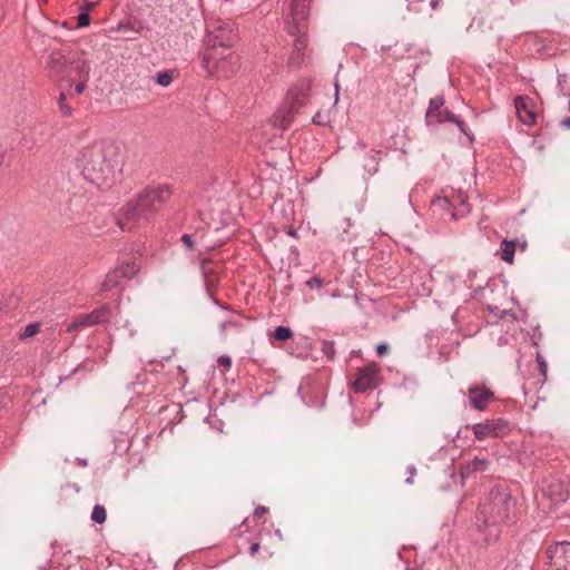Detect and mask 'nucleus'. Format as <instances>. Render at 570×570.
I'll return each instance as SVG.
<instances>
[{
	"label": "nucleus",
	"mask_w": 570,
	"mask_h": 570,
	"mask_svg": "<svg viewBox=\"0 0 570 570\" xmlns=\"http://www.w3.org/2000/svg\"><path fill=\"white\" fill-rule=\"evenodd\" d=\"M107 519V512L104 505L96 504L91 512V520L95 523L102 524Z\"/></svg>",
	"instance_id": "393cba45"
},
{
	"label": "nucleus",
	"mask_w": 570,
	"mask_h": 570,
	"mask_svg": "<svg viewBox=\"0 0 570 570\" xmlns=\"http://www.w3.org/2000/svg\"><path fill=\"white\" fill-rule=\"evenodd\" d=\"M338 89H340V87H338V83L336 82L335 83V96H336L335 97V102H337V100H338Z\"/></svg>",
	"instance_id": "8fccbe9b"
},
{
	"label": "nucleus",
	"mask_w": 570,
	"mask_h": 570,
	"mask_svg": "<svg viewBox=\"0 0 570 570\" xmlns=\"http://www.w3.org/2000/svg\"><path fill=\"white\" fill-rule=\"evenodd\" d=\"M468 397L474 410L483 411L494 401V393L485 385L472 384L468 389Z\"/></svg>",
	"instance_id": "2eb2a0df"
},
{
	"label": "nucleus",
	"mask_w": 570,
	"mask_h": 570,
	"mask_svg": "<svg viewBox=\"0 0 570 570\" xmlns=\"http://www.w3.org/2000/svg\"><path fill=\"white\" fill-rule=\"evenodd\" d=\"M444 104L445 99L443 96H436L430 100L428 110L425 112L426 125L450 121L455 124L463 134L468 135L465 122L449 109L443 108Z\"/></svg>",
	"instance_id": "0eeeda50"
},
{
	"label": "nucleus",
	"mask_w": 570,
	"mask_h": 570,
	"mask_svg": "<svg viewBox=\"0 0 570 570\" xmlns=\"http://www.w3.org/2000/svg\"><path fill=\"white\" fill-rule=\"evenodd\" d=\"M568 111L570 112V98L568 101ZM560 127L564 129H570V117H566L560 121Z\"/></svg>",
	"instance_id": "ea45409f"
},
{
	"label": "nucleus",
	"mask_w": 570,
	"mask_h": 570,
	"mask_svg": "<svg viewBox=\"0 0 570 570\" xmlns=\"http://www.w3.org/2000/svg\"><path fill=\"white\" fill-rule=\"evenodd\" d=\"M111 316V306L106 303L99 308L87 314H79L68 325L67 332L82 330L85 327L108 323Z\"/></svg>",
	"instance_id": "9d476101"
},
{
	"label": "nucleus",
	"mask_w": 570,
	"mask_h": 570,
	"mask_svg": "<svg viewBox=\"0 0 570 570\" xmlns=\"http://www.w3.org/2000/svg\"><path fill=\"white\" fill-rule=\"evenodd\" d=\"M77 166L86 180L100 189H107L116 180L118 149L109 140L94 141L79 151Z\"/></svg>",
	"instance_id": "f257e3e1"
},
{
	"label": "nucleus",
	"mask_w": 570,
	"mask_h": 570,
	"mask_svg": "<svg viewBox=\"0 0 570 570\" xmlns=\"http://www.w3.org/2000/svg\"><path fill=\"white\" fill-rule=\"evenodd\" d=\"M473 435L479 441L502 438L510 431V423L503 417L485 420L471 426Z\"/></svg>",
	"instance_id": "1a4fd4ad"
},
{
	"label": "nucleus",
	"mask_w": 570,
	"mask_h": 570,
	"mask_svg": "<svg viewBox=\"0 0 570 570\" xmlns=\"http://www.w3.org/2000/svg\"><path fill=\"white\" fill-rule=\"evenodd\" d=\"M320 350L322 354L327 358V361H334L336 351H335V343L334 341H321L320 342Z\"/></svg>",
	"instance_id": "5701e85b"
},
{
	"label": "nucleus",
	"mask_w": 570,
	"mask_h": 570,
	"mask_svg": "<svg viewBox=\"0 0 570 570\" xmlns=\"http://www.w3.org/2000/svg\"><path fill=\"white\" fill-rule=\"evenodd\" d=\"M293 336V332L287 326H277L274 331L273 337L276 341L284 342Z\"/></svg>",
	"instance_id": "a878e982"
},
{
	"label": "nucleus",
	"mask_w": 570,
	"mask_h": 570,
	"mask_svg": "<svg viewBox=\"0 0 570 570\" xmlns=\"http://www.w3.org/2000/svg\"><path fill=\"white\" fill-rule=\"evenodd\" d=\"M312 121L315 125L323 126V125H326L328 122V119H327L326 115H324V114L318 111V112L315 114V116L313 117Z\"/></svg>",
	"instance_id": "72a5a7b5"
},
{
	"label": "nucleus",
	"mask_w": 570,
	"mask_h": 570,
	"mask_svg": "<svg viewBox=\"0 0 570 570\" xmlns=\"http://www.w3.org/2000/svg\"><path fill=\"white\" fill-rule=\"evenodd\" d=\"M514 106L520 121L527 126H531L535 122V112L531 98L528 96H517Z\"/></svg>",
	"instance_id": "dca6fc26"
},
{
	"label": "nucleus",
	"mask_w": 570,
	"mask_h": 570,
	"mask_svg": "<svg viewBox=\"0 0 570 570\" xmlns=\"http://www.w3.org/2000/svg\"><path fill=\"white\" fill-rule=\"evenodd\" d=\"M261 546L258 542H254L250 547H249V554L250 556H255L258 550H259Z\"/></svg>",
	"instance_id": "37998d69"
},
{
	"label": "nucleus",
	"mask_w": 570,
	"mask_h": 570,
	"mask_svg": "<svg viewBox=\"0 0 570 570\" xmlns=\"http://www.w3.org/2000/svg\"><path fill=\"white\" fill-rule=\"evenodd\" d=\"M173 81V75L169 71L159 72L156 77V82L163 87H167Z\"/></svg>",
	"instance_id": "c85d7f7f"
},
{
	"label": "nucleus",
	"mask_w": 570,
	"mask_h": 570,
	"mask_svg": "<svg viewBox=\"0 0 570 570\" xmlns=\"http://www.w3.org/2000/svg\"><path fill=\"white\" fill-rule=\"evenodd\" d=\"M440 2L441 0H431L430 6L433 10H435L439 7Z\"/></svg>",
	"instance_id": "49530a36"
},
{
	"label": "nucleus",
	"mask_w": 570,
	"mask_h": 570,
	"mask_svg": "<svg viewBox=\"0 0 570 570\" xmlns=\"http://www.w3.org/2000/svg\"><path fill=\"white\" fill-rule=\"evenodd\" d=\"M533 561L528 557L517 558L510 566V570H532Z\"/></svg>",
	"instance_id": "b1692460"
},
{
	"label": "nucleus",
	"mask_w": 570,
	"mask_h": 570,
	"mask_svg": "<svg viewBox=\"0 0 570 570\" xmlns=\"http://www.w3.org/2000/svg\"><path fill=\"white\" fill-rule=\"evenodd\" d=\"M519 243V239H503L501 242V254L500 257L502 261H504L508 264H512L514 261V253L517 249V244Z\"/></svg>",
	"instance_id": "4be33fe9"
},
{
	"label": "nucleus",
	"mask_w": 570,
	"mask_h": 570,
	"mask_svg": "<svg viewBox=\"0 0 570 570\" xmlns=\"http://www.w3.org/2000/svg\"><path fill=\"white\" fill-rule=\"evenodd\" d=\"M449 279L451 283H453L454 278L452 276H449Z\"/></svg>",
	"instance_id": "5fc2aeb1"
},
{
	"label": "nucleus",
	"mask_w": 570,
	"mask_h": 570,
	"mask_svg": "<svg viewBox=\"0 0 570 570\" xmlns=\"http://www.w3.org/2000/svg\"><path fill=\"white\" fill-rule=\"evenodd\" d=\"M90 63L82 57H72L69 63L67 75H70L76 80H89L90 78Z\"/></svg>",
	"instance_id": "a211bd4d"
},
{
	"label": "nucleus",
	"mask_w": 570,
	"mask_h": 570,
	"mask_svg": "<svg viewBox=\"0 0 570 570\" xmlns=\"http://www.w3.org/2000/svg\"><path fill=\"white\" fill-rule=\"evenodd\" d=\"M40 330V324L39 323H31V324H28L23 332L21 333L20 335V338H28V337H32L35 336Z\"/></svg>",
	"instance_id": "cd10ccee"
},
{
	"label": "nucleus",
	"mask_w": 570,
	"mask_h": 570,
	"mask_svg": "<svg viewBox=\"0 0 570 570\" xmlns=\"http://www.w3.org/2000/svg\"><path fill=\"white\" fill-rule=\"evenodd\" d=\"M170 197V189L167 185L147 187L135 199L129 200L121 208L127 220L146 218L155 213Z\"/></svg>",
	"instance_id": "20e7f679"
},
{
	"label": "nucleus",
	"mask_w": 570,
	"mask_h": 570,
	"mask_svg": "<svg viewBox=\"0 0 570 570\" xmlns=\"http://www.w3.org/2000/svg\"><path fill=\"white\" fill-rule=\"evenodd\" d=\"M416 468L414 465H409L406 468V473H407V478L405 480V483L406 484H412L413 483V478L416 475Z\"/></svg>",
	"instance_id": "e433bc0d"
},
{
	"label": "nucleus",
	"mask_w": 570,
	"mask_h": 570,
	"mask_svg": "<svg viewBox=\"0 0 570 570\" xmlns=\"http://www.w3.org/2000/svg\"><path fill=\"white\" fill-rule=\"evenodd\" d=\"M306 285L311 288H321L323 286V279L317 276H313L306 282Z\"/></svg>",
	"instance_id": "c9c22d12"
},
{
	"label": "nucleus",
	"mask_w": 570,
	"mask_h": 570,
	"mask_svg": "<svg viewBox=\"0 0 570 570\" xmlns=\"http://www.w3.org/2000/svg\"><path fill=\"white\" fill-rule=\"evenodd\" d=\"M78 22H77V26L79 28H83V27H87L89 23H90V16L87 13V12H81L79 16H78Z\"/></svg>",
	"instance_id": "473e14b6"
},
{
	"label": "nucleus",
	"mask_w": 570,
	"mask_h": 570,
	"mask_svg": "<svg viewBox=\"0 0 570 570\" xmlns=\"http://www.w3.org/2000/svg\"><path fill=\"white\" fill-rule=\"evenodd\" d=\"M308 0H292L291 3V16L292 20L286 26H295L298 28H306V21L308 19Z\"/></svg>",
	"instance_id": "f3484780"
},
{
	"label": "nucleus",
	"mask_w": 570,
	"mask_h": 570,
	"mask_svg": "<svg viewBox=\"0 0 570 570\" xmlns=\"http://www.w3.org/2000/svg\"><path fill=\"white\" fill-rule=\"evenodd\" d=\"M238 39L235 24L217 21L213 30L208 32V48L203 53L202 65L208 73L225 71L227 56L218 55L217 47L230 48ZM232 58V55H228Z\"/></svg>",
	"instance_id": "f03ea898"
},
{
	"label": "nucleus",
	"mask_w": 570,
	"mask_h": 570,
	"mask_svg": "<svg viewBox=\"0 0 570 570\" xmlns=\"http://www.w3.org/2000/svg\"><path fill=\"white\" fill-rule=\"evenodd\" d=\"M86 210V200L83 196H73L67 204V215L70 219H77L82 216Z\"/></svg>",
	"instance_id": "412c9836"
},
{
	"label": "nucleus",
	"mask_w": 570,
	"mask_h": 570,
	"mask_svg": "<svg viewBox=\"0 0 570 570\" xmlns=\"http://www.w3.org/2000/svg\"><path fill=\"white\" fill-rule=\"evenodd\" d=\"M210 265H212V261L209 258H203L200 261V269L205 277L215 273V271L212 268Z\"/></svg>",
	"instance_id": "c756f323"
},
{
	"label": "nucleus",
	"mask_w": 570,
	"mask_h": 570,
	"mask_svg": "<svg viewBox=\"0 0 570 570\" xmlns=\"http://www.w3.org/2000/svg\"><path fill=\"white\" fill-rule=\"evenodd\" d=\"M489 532H490V534H492V535H494V537H498V532H497V531H495V532H492V531L490 530Z\"/></svg>",
	"instance_id": "864d4df0"
},
{
	"label": "nucleus",
	"mask_w": 570,
	"mask_h": 570,
	"mask_svg": "<svg viewBox=\"0 0 570 570\" xmlns=\"http://www.w3.org/2000/svg\"><path fill=\"white\" fill-rule=\"evenodd\" d=\"M268 511V508L264 507V505H258L255 508L254 510V515L256 518H261L263 517L266 512Z\"/></svg>",
	"instance_id": "a19ab883"
},
{
	"label": "nucleus",
	"mask_w": 570,
	"mask_h": 570,
	"mask_svg": "<svg viewBox=\"0 0 570 570\" xmlns=\"http://www.w3.org/2000/svg\"><path fill=\"white\" fill-rule=\"evenodd\" d=\"M71 58L72 57L63 49H55L48 56L46 65L48 75L50 78L57 81L61 88L63 82L70 88L75 82V78L70 75H67Z\"/></svg>",
	"instance_id": "423d86ee"
},
{
	"label": "nucleus",
	"mask_w": 570,
	"mask_h": 570,
	"mask_svg": "<svg viewBox=\"0 0 570 570\" xmlns=\"http://www.w3.org/2000/svg\"><path fill=\"white\" fill-rule=\"evenodd\" d=\"M515 504L509 492L498 487L492 488L480 510L484 525L498 529L502 524L514 522Z\"/></svg>",
	"instance_id": "7ed1b4c3"
},
{
	"label": "nucleus",
	"mask_w": 570,
	"mask_h": 570,
	"mask_svg": "<svg viewBox=\"0 0 570 570\" xmlns=\"http://www.w3.org/2000/svg\"><path fill=\"white\" fill-rule=\"evenodd\" d=\"M379 367L372 363L362 368H358L356 379L352 384L353 390L356 393H364L368 390H373L376 386L375 380L377 377Z\"/></svg>",
	"instance_id": "4468645a"
},
{
	"label": "nucleus",
	"mask_w": 570,
	"mask_h": 570,
	"mask_svg": "<svg viewBox=\"0 0 570 570\" xmlns=\"http://www.w3.org/2000/svg\"><path fill=\"white\" fill-rule=\"evenodd\" d=\"M517 247H519L522 252H524L525 248H527V242L525 240H522V242L519 240V243L517 244Z\"/></svg>",
	"instance_id": "a18cd8bd"
},
{
	"label": "nucleus",
	"mask_w": 570,
	"mask_h": 570,
	"mask_svg": "<svg viewBox=\"0 0 570 570\" xmlns=\"http://www.w3.org/2000/svg\"><path fill=\"white\" fill-rule=\"evenodd\" d=\"M181 242L184 243V245L188 249H193L194 248L195 242H194L193 236L190 234H184L181 236Z\"/></svg>",
	"instance_id": "4c0bfd02"
},
{
	"label": "nucleus",
	"mask_w": 570,
	"mask_h": 570,
	"mask_svg": "<svg viewBox=\"0 0 570 570\" xmlns=\"http://www.w3.org/2000/svg\"><path fill=\"white\" fill-rule=\"evenodd\" d=\"M138 272L139 266L135 262L121 264L106 275L101 289L110 291L121 286L124 279H131Z\"/></svg>",
	"instance_id": "f8f14e48"
},
{
	"label": "nucleus",
	"mask_w": 570,
	"mask_h": 570,
	"mask_svg": "<svg viewBox=\"0 0 570 570\" xmlns=\"http://www.w3.org/2000/svg\"><path fill=\"white\" fill-rule=\"evenodd\" d=\"M87 82H88V80H81V79L76 80V82L72 83L75 92L77 95L83 94Z\"/></svg>",
	"instance_id": "f704fd0d"
},
{
	"label": "nucleus",
	"mask_w": 570,
	"mask_h": 570,
	"mask_svg": "<svg viewBox=\"0 0 570 570\" xmlns=\"http://www.w3.org/2000/svg\"><path fill=\"white\" fill-rule=\"evenodd\" d=\"M546 492L556 502H564L570 498V482L553 480L547 485Z\"/></svg>",
	"instance_id": "6ab92c4d"
},
{
	"label": "nucleus",
	"mask_w": 570,
	"mask_h": 570,
	"mask_svg": "<svg viewBox=\"0 0 570 570\" xmlns=\"http://www.w3.org/2000/svg\"><path fill=\"white\" fill-rule=\"evenodd\" d=\"M443 197L434 199L433 205L450 210L454 220L463 218L470 213V204L463 193L450 189L443 190Z\"/></svg>",
	"instance_id": "6e6552de"
},
{
	"label": "nucleus",
	"mask_w": 570,
	"mask_h": 570,
	"mask_svg": "<svg viewBox=\"0 0 570 570\" xmlns=\"http://www.w3.org/2000/svg\"><path fill=\"white\" fill-rule=\"evenodd\" d=\"M379 157L377 154H373L368 157V163L364 165L365 170L368 173V175H374L379 170Z\"/></svg>",
	"instance_id": "bb28decb"
},
{
	"label": "nucleus",
	"mask_w": 570,
	"mask_h": 570,
	"mask_svg": "<svg viewBox=\"0 0 570 570\" xmlns=\"http://www.w3.org/2000/svg\"><path fill=\"white\" fill-rule=\"evenodd\" d=\"M233 325H234V323L230 322V321L229 322H222L220 325H219L220 326V331L225 332L228 326H233Z\"/></svg>",
	"instance_id": "c03bdc74"
},
{
	"label": "nucleus",
	"mask_w": 570,
	"mask_h": 570,
	"mask_svg": "<svg viewBox=\"0 0 570 570\" xmlns=\"http://www.w3.org/2000/svg\"><path fill=\"white\" fill-rule=\"evenodd\" d=\"M217 362L224 367H229L232 364L230 357L226 355L219 356Z\"/></svg>",
	"instance_id": "58836bf2"
},
{
	"label": "nucleus",
	"mask_w": 570,
	"mask_h": 570,
	"mask_svg": "<svg viewBox=\"0 0 570 570\" xmlns=\"http://www.w3.org/2000/svg\"><path fill=\"white\" fill-rule=\"evenodd\" d=\"M535 361L538 363V368L541 375L544 377L547 376L548 366L543 358V356L540 353H537Z\"/></svg>",
	"instance_id": "2f4dec72"
},
{
	"label": "nucleus",
	"mask_w": 570,
	"mask_h": 570,
	"mask_svg": "<svg viewBox=\"0 0 570 570\" xmlns=\"http://www.w3.org/2000/svg\"><path fill=\"white\" fill-rule=\"evenodd\" d=\"M549 559L544 570H570V542H558L547 549Z\"/></svg>",
	"instance_id": "9b49d317"
},
{
	"label": "nucleus",
	"mask_w": 570,
	"mask_h": 570,
	"mask_svg": "<svg viewBox=\"0 0 570 570\" xmlns=\"http://www.w3.org/2000/svg\"><path fill=\"white\" fill-rule=\"evenodd\" d=\"M286 31L288 35L295 37L293 51L289 56L288 63L293 67H299L304 60L303 50L308 45L307 29L298 28L295 26H286Z\"/></svg>",
	"instance_id": "ddd939ff"
},
{
	"label": "nucleus",
	"mask_w": 570,
	"mask_h": 570,
	"mask_svg": "<svg viewBox=\"0 0 570 570\" xmlns=\"http://www.w3.org/2000/svg\"><path fill=\"white\" fill-rule=\"evenodd\" d=\"M307 94L308 87L305 85L292 89L287 96L286 104L279 107L273 116L274 126L282 130L287 129L298 110L305 106Z\"/></svg>",
	"instance_id": "39448f33"
},
{
	"label": "nucleus",
	"mask_w": 570,
	"mask_h": 570,
	"mask_svg": "<svg viewBox=\"0 0 570 570\" xmlns=\"http://www.w3.org/2000/svg\"><path fill=\"white\" fill-rule=\"evenodd\" d=\"M287 235L292 236V237H296L297 236V232L293 228H291L288 232H287Z\"/></svg>",
	"instance_id": "09e8293b"
},
{
	"label": "nucleus",
	"mask_w": 570,
	"mask_h": 570,
	"mask_svg": "<svg viewBox=\"0 0 570 570\" xmlns=\"http://www.w3.org/2000/svg\"><path fill=\"white\" fill-rule=\"evenodd\" d=\"M489 464L490 462L485 458L475 456L473 460H470L462 465L460 472L461 479L464 480L474 473L487 471Z\"/></svg>",
	"instance_id": "aec40b11"
},
{
	"label": "nucleus",
	"mask_w": 570,
	"mask_h": 570,
	"mask_svg": "<svg viewBox=\"0 0 570 570\" xmlns=\"http://www.w3.org/2000/svg\"><path fill=\"white\" fill-rule=\"evenodd\" d=\"M387 351H389V346H387V344H385V343H380V344L376 346V354H377L379 356L384 355Z\"/></svg>",
	"instance_id": "79ce46f5"
},
{
	"label": "nucleus",
	"mask_w": 570,
	"mask_h": 570,
	"mask_svg": "<svg viewBox=\"0 0 570 570\" xmlns=\"http://www.w3.org/2000/svg\"><path fill=\"white\" fill-rule=\"evenodd\" d=\"M95 7V3L94 2H87L86 3V8L87 9H92Z\"/></svg>",
	"instance_id": "3c124183"
},
{
	"label": "nucleus",
	"mask_w": 570,
	"mask_h": 570,
	"mask_svg": "<svg viewBox=\"0 0 570 570\" xmlns=\"http://www.w3.org/2000/svg\"><path fill=\"white\" fill-rule=\"evenodd\" d=\"M65 100H66V94L62 91L60 94L59 100H58L59 108H60L61 112L65 116H70L71 115V108L69 106L65 105Z\"/></svg>",
	"instance_id": "7c9ffc66"
},
{
	"label": "nucleus",
	"mask_w": 570,
	"mask_h": 570,
	"mask_svg": "<svg viewBox=\"0 0 570 570\" xmlns=\"http://www.w3.org/2000/svg\"><path fill=\"white\" fill-rule=\"evenodd\" d=\"M474 275H475V273H474V272H469V274H468V276H469L470 278L474 277Z\"/></svg>",
	"instance_id": "603ef678"
},
{
	"label": "nucleus",
	"mask_w": 570,
	"mask_h": 570,
	"mask_svg": "<svg viewBox=\"0 0 570 570\" xmlns=\"http://www.w3.org/2000/svg\"><path fill=\"white\" fill-rule=\"evenodd\" d=\"M118 226H119L122 230L130 229V227H127V225H126L121 219H119V220H118Z\"/></svg>",
	"instance_id": "de8ad7c7"
}]
</instances>
